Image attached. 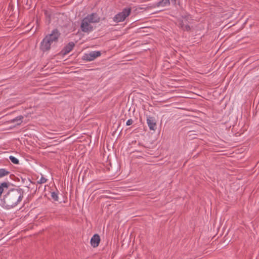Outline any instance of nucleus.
<instances>
[{"label": "nucleus", "instance_id": "f257e3e1", "mask_svg": "<svg viewBox=\"0 0 259 259\" xmlns=\"http://www.w3.org/2000/svg\"><path fill=\"white\" fill-rule=\"evenodd\" d=\"M24 193V190L20 188L10 189L1 199L2 206L7 209L15 207L22 201Z\"/></svg>", "mask_w": 259, "mask_h": 259}, {"label": "nucleus", "instance_id": "f03ea898", "mask_svg": "<svg viewBox=\"0 0 259 259\" xmlns=\"http://www.w3.org/2000/svg\"><path fill=\"white\" fill-rule=\"evenodd\" d=\"M132 9L131 8H124L122 12L118 13L113 18V20L116 23L122 22L130 15Z\"/></svg>", "mask_w": 259, "mask_h": 259}, {"label": "nucleus", "instance_id": "7ed1b4c3", "mask_svg": "<svg viewBox=\"0 0 259 259\" xmlns=\"http://www.w3.org/2000/svg\"><path fill=\"white\" fill-rule=\"evenodd\" d=\"M91 23L87 19V18H84L80 24V29L81 31L85 33H90L93 30V27L91 24Z\"/></svg>", "mask_w": 259, "mask_h": 259}, {"label": "nucleus", "instance_id": "20e7f679", "mask_svg": "<svg viewBox=\"0 0 259 259\" xmlns=\"http://www.w3.org/2000/svg\"><path fill=\"white\" fill-rule=\"evenodd\" d=\"M188 17L189 16H183V19L178 20V26L184 31H189L191 29V27L188 22Z\"/></svg>", "mask_w": 259, "mask_h": 259}, {"label": "nucleus", "instance_id": "39448f33", "mask_svg": "<svg viewBox=\"0 0 259 259\" xmlns=\"http://www.w3.org/2000/svg\"><path fill=\"white\" fill-rule=\"evenodd\" d=\"M101 55V53L100 51H92L89 53L84 54L82 57V59L87 61H91L94 60Z\"/></svg>", "mask_w": 259, "mask_h": 259}, {"label": "nucleus", "instance_id": "423d86ee", "mask_svg": "<svg viewBox=\"0 0 259 259\" xmlns=\"http://www.w3.org/2000/svg\"><path fill=\"white\" fill-rule=\"evenodd\" d=\"M60 35L61 33L59 30L55 28L52 30L51 33L47 35L46 36L49 38L51 41H54V42H57L58 41Z\"/></svg>", "mask_w": 259, "mask_h": 259}, {"label": "nucleus", "instance_id": "0eeeda50", "mask_svg": "<svg viewBox=\"0 0 259 259\" xmlns=\"http://www.w3.org/2000/svg\"><path fill=\"white\" fill-rule=\"evenodd\" d=\"M75 44L73 42H69L61 51L60 54L63 56L66 55L73 50Z\"/></svg>", "mask_w": 259, "mask_h": 259}, {"label": "nucleus", "instance_id": "6e6552de", "mask_svg": "<svg viewBox=\"0 0 259 259\" xmlns=\"http://www.w3.org/2000/svg\"><path fill=\"white\" fill-rule=\"evenodd\" d=\"M147 123L150 131H155L156 129V121L154 117L147 116Z\"/></svg>", "mask_w": 259, "mask_h": 259}, {"label": "nucleus", "instance_id": "1a4fd4ad", "mask_svg": "<svg viewBox=\"0 0 259 259\" xmlns=\"http://www.w3.org/2000/svg\"><path fill=\"white\" fill-rule=\"evenodd\" d=\"M85 18L91 23H97L100 22V17L99 16L98 14L96 13H93L91 14L88 15Z\"/></svg>", "mask_w": 259, "mask_h": 259}, {"label": "nucleus", "instance_id": "9d476101", "mask_svg": "<svg viewBox=\"0 0 259 259\" xmlns=\"http://www.w3.org/2000/svg\"><path fill=\"white\" fill-rule=\"evenodd\" d=\"M47 38L45 37L40 44V49L42 52H47L51 49V47L49 44V41L47 40Z\"/></svg>", "mask_w": 259, "mask_h": 259}, {"label": "nucleus", "instance_id": "9b49d317", "mask_svg": "<svg viewBox=\"0 0 259 259\" xmlns=\"http://www.w3.org/2000/svg\"><path fill=\"white\" fill-rule=\"evenodd\" d=\"M100 242V236L97 234H94L91 238L90 241L91 244L93 247H97L98 246Z\"/></svg>", "mask_w": 259, "mask_h": 259}, {"label": "nucleus", "instance_id": "f8f14e48", "mask_svg": "<svg viewBox=\"0 0 259 259\" xmlns=\"http://www.w3.org/2000/svg\"><path fill=\"white\" fill-rule=\"evenodd\" d=\"M10 186L9 182H3L0 184V198L2 197L5 189H8Z\"/></svg>", "mask_w": 259, "mask_h": 259}, {"label": "nucleus", "instance_id": "ddd939ff", "mask_svg": "<svg viewBox=\"0 0 259 259\" xmlns=\"http://www.w3.org/2000/svg\"><path fill=\"white\" fill-rule=\"evenodd\" d=\"M23 116L22 115H20V116H18L17 117H16V118L13 119H11L10 120V122L11 123H15L16 122H17V123H16L17 125H20L21 123H22V119H23Z\"/></svg>", "mask_w": 259, "mask_h": 259}, {"label": "nucleus", "instance_id": "4468645a", "mask_svg": "<svg viewBox=\"0 0 259 259\" xmlns=\"http://www.w3.org/2000/svg\"><path fill=\"white\" fill-rule=\"evenodd\" d=\"M170 3L169 0H161L160 1L158 2L156 4V6L157 7H159V6L165 7L166 6L170 5Z\"/></svg>", "mask_w": 259, "mask_h": 259}, {"label": "nucleus", "instance_id": "2eb2a0df", "mask_svg": "<svg viewBox=\"0 0 259 259\" xmlns=\"http://www.w3.org/2000/svg\"><path fill=\"white\" fill-rule=\"evenodd\" d=\"M10 172L6 168H0V179L9 175Z\"/></svg>", "mask_w": 259, "mask_h": 259}, {"label": "nucleus", "instance_id": "dca6fc26", "mask_svg": "<svg viewBox=\"0 0 259 259\" xmlns=\"http://www.w3.org/2000/svg\"><path fill=\"white\" fill-rule=\"evenodd\" d=\"M58 191L57 192H51V197L53 199L54 201H58Z\"/></svg>", "mask_w": 259, "mask_h": 259}, {"label": "nucleus", "instance_id": "f3484780", "mask_svg": "<svg viewBox=\"0 0 259 259\" xmlns=\"http://www.w3.org/2000/svg\"><path fill=\"white\" fill-rule=\"evenodd\" d=\"M44 14H45L46 19L47 20H48L49 23H50L51 21V13L49 11H48V10H45Z\"/></svg>", "mask_w": 259, "mask_h": 259}, {"label": "nucleus", "instance_id": "a211bd4d", "mask_svg": "<svg viewBox=\"0 0 259 259\" xmlns=\"http://www.w3.org/2000/svg\"><path fill=\"white\" fill-rule=\"evenodd\" d=\"M9 159L11 160V161L14 164H18L19 163V160L14 156H10L9 157Z\"/></svg>", "mask_w": 259, "mask_h": 259}, {"label": "nucleus", "instance_id": "6ab92c4d", "mask_svg": "<svg viewBox=\"0 0 259 259\" xmlns=\"http://www.w3.org/2000/svg\"><path fill=\"white\" fill-rule=\"evenodd\" d=\"M47 179L42 176L39 181H37L38 184H44L47 182Z\"/></svg>", "mask_w": 259, "mask_h": 259}, {"label": "nucleus", "instance_id": "aec40b11", "mask_svg": "<svg viewBox=\"0 0 259 259\" xmlns=\"http://www.w3.org/2000/svg\"><path fill=\"white\" fill-rule=\"evenodd\" d=\"M133 119H130L126 121V125L127 126L131 125L133 124Z\"/></svg>", "mask_w": 259, "mask_h": 259}, {"label": "nucleus", "instance_id": "412c9836", "mask_svg": "<svg viewBox=\"0 0 259 259\" xmlns=\"http://www.w3.org/2000/svg\"><path fill=\"white\" fill-rule=\"evenodd\" d=\"M45 37H46V38H47V41H49V45L51 46V45H52V44L53 42H54V41H51V40L49 38H48V37H47L46 36H45Z\"/></svg>", "mask_w": 259, "mask_h": 259}, {"label": "nucleus", "instance_id": "4be33fe9", "mask_svg": "<svg viewBox=\"0 0 259 259\" xmlns=\"http://www.w3.org/2000/svg\"><path fill=\"white\" fill-rule=\"evenodd\" d=\"M178 0H171V3L174 4V5H176V3H177V1Z\"/></svg>", "mask_w": 259, "mask_h": 259}]
</instances>
